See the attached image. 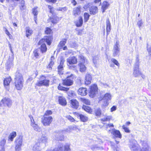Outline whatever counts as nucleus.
<instances>
[{
  "label": "nucleus",
  "mask_w": 151,
  "mask_h": 151,
  "mask_svg": "<svg viewBox=\"0 0 151 151\" xmlns=\"http://www.w3.org/2000/svg\"><path fill=\"white\" fill-rule=\"evenodd\" d=\"M58 101L59 104L62 106H65L67 104V102L65 98L62 96H58Z\"/></svg>",
  "instance_id": "aec40b11"
},
{
  "label": "nucleus",
  "mask_w": 151,
  "mask_h": 151,
  "mask_svg": "<svg viewBox=\"0 0 151 151\" xmlns=\"http://www.w3.org/2000/svg\"><path fill=\"white\" fill-rule=\"evenodd\" d=\"M111 134L115 138H119L121 139L122 137V135L120 131L118 130L113 129Z\"/></svg>",
  "instance_id": "6ab92c4d"
},
{
  "label": "nucleus",
  "mask_w": 151,
  "mask_h": 151,
  "mask_svg": "<svg viewBox=\"0 0 151 151\" xmlns=\"http://www.w3.org/2000/svg\"><path fill=\"white\" fill-rule=\"evenodd\" d=\"M9 63L8 62H7L6 64V69L8 70L9 68Z\"/></svg>",
  "instance_id": "774afa93"
},
{
  "label": "nucleus",
  "mask_w": 151,
  "mask_h": 151,
  "mask_svg": "<svg viewBox=\"0 0 151 151\" xmlns=\"http://www.w3.org/2000/svg\"><path fill=\"white\" fill-rule=\"evenodd\" d=\"M45 1L48 3H51L54 4L56 3L57 0H45Z\"/></svg>",
  "instance_id": "864d4df0"
},
{
  "label": "nucleus",
  "mask_w": 151,
  "mask_h": 151,
  "mask_svg": "<svg viewBox=\"0 0 151 151\" xmlns=\"http://www.w3.org/2000/svg\"><path fill=\"white\" fill-rule=\"evenodd\" d=\"M67 61L69 65L76 64L77 63V58L74 56L69 57L67 59Z\"/></svg>",
  "instance_id": "dca6fc26"
},
{
  "label": "nucleus",
  "mask_w": 151,
  "mask_h": 151,
  "mask_svg": "<svg viewBox=\"0 0 151 151\" xmlns=\"http://www.w3.org/2000/svg\"><path fill=\"white\" fill-rule=\"evenodd\" d=\"M40 40L42 42L45 43V42L47 45L50 46L53 40V35L45 36Z\"/></svg>",
  "instance_id": "1a4fd4ad"
},
{
  "label": "nucleus",
  "mask_w": 151,
  "mask_h": 151,
  "mask_svg": "<svg viewBox=\"0 0 151 151\" xmlns=\"http://www.w3.org/2000/svg\"><path fill=\"white\" fill-rule=\"evenodd\" d=\"M6 100H9V101L8 102V103H7V101H4V102H5V106H8V107H9V99L8 98H6Z\"/></svg>",
  "instance_id": "13d9d810"
},
{
  "label": "nucleus",
  "mask_w": 151,
  "mask_h": 151,
  "mask_svg": "<svg viewBox=\"0 0 151 151\" xmlns=\"http://www.w3.org/2000/svg\"><path fill=\"white\" fill-rule=\"evenodd\" d=\"M4 86L5 88L8 90L9 89V80L8 78H5L4 81Z\"/></svg>",
  "instance_id": "c756f323"
},
{
  "label": "nucleus",
  "mask_w": 151,
  "mask_h": 151,
  "mask_svg": "<svg viewBox=\"0 0 151 151\" xmlns=\"http://www.w3.org/2000/svg\"><path fill=\"white\" fill-rule=\"evenodd\" d=\"M25 32L26 36L29 38L32 34L33 31L29 27H27L26 28Z\"/></svg>",
  "instance_id": "bb28decb"
},
{
  "label": "nucleus",
  "mask_w": 151,
  "mask_h": 151,
  "mask_svg": "<svg viewBox=\"0 0 151 151\" xmlns=\"http://www.w3.org/2000/svg\"><path fill=\"white\" fill-rule=\"evenodd\" d=\"M52 114L51 110H46L41 119V122L44 126H49L52 123L53 118L52 116H49Z\"/></svg>",
  "instance_id": "f257e3e1"
},
{
  "label": "nucleus",
  "mask_w": 151,
  "mask_h": 151,
  "mask_svg": "<svg viewBox=\"0 0 151 151\" xmlns=\"http://www.w3.org/2000/svg\"><path fill=\"white\" fill-rule=\"evenodd\" d=\"M106 35L107 36L109 34L111 30V24L110 22L109 19L108 18L106 20Z\"/></svg>",
  "instance_id": "a878e982"
},
{
  "label": "nucleus",
  "mask_w": 151,
  "mask_h": 151,
  "mask_svg": "<svg viewBox=\"0 0 151 151\" xmlns=\"http://www.w3.org/2000/svg\"><path fill=\"white\" fill-rule=\"evenodd\" d=\"M79 117L81 121L83 122H86L88 120V118L87 116L81 114L79 115Z\"/></svg>",
  "instance_id": "72a5a7b5"
},
{
  "label": "nucleus",
  "mask_w": 151,
  "mask_h": 151,
  "mask_svg": "<svg viewBox=\"0 0 151 151\" xmlns=\"http://www.w3.org/2000/svg\"><path fill=\"white\" fill-rule=\"evenodd\" d=\"M122 128L126 132L129 133L130 132V130H129V128L126 127L125 125H123Z\"/></svg>",
  "instance_id": "09e8293b"
},
{
  "label": "nucleus",
  "mask_w": 151,
  "mask_h": 151,
  "mask_svg": "<svg viewBox=\"0 0 151 151\" xmlns=\"http://www.w3.org/2000/svg\"><path fill=\"white\" fill-rule=\"evenodd\" d=\"M79 62L78 64L79 71L81 73L86 72L87 68L85 63H87L88 60L82 55H80L78 56Z\"/></svg>",
  "instance_id": "7ed1b4c3"
},
{
  "label": "nucleus",
  "mask_w": 151,
  "mask_h": 151,
  "mask_svg": "<svg viewBox=\"0 0 151 151\" xmlns=\"http://www.w3.org/2000/svg\"><path fill=\"white\" fill-rule=\"evenodd\" d=\"M98 88L96 84H92L90 87L89 92V96L91 97H93L96 93L98 92Z\"/></svg>",
  "instance_id": "9d476101"
},
{
  "label": "nucleus",
  "mask_w": 151,
  "mask_h": 151,
  "mask_svg": "<svg viewBox=\"0 0 151 151\" xmlns=\"http://www.w3.org/2000/svg\"><path fill=\"white\" fill-rule=\"evenodd\" d=\"M65 117L71 122H75L76 121L75 119L73 117L70 115L66 116Z\"/></svg>",
  "instance_id": "37998d69"
},
{
  "label": "nucleus",
  "mask_w": 151,
  "mask_h": 151,
  "mask_svg": "<svg viewBox=\"0 0 151 151\" xmlns=\"http://www.w3.org/2000/svg\"><path fill=\"white\" fill-rule=\"evenodd\" d=\"M47 139L46 137L43 136L38 139V141L39 143H43L47 142Z\"/></svg>",
  "instance_id": "a19ab883"
},
{
  "label": "nucleus",
  "mask_w": 151,
  "mask_h": 151,
  "mask_svg": "<svg viewBox=\"0 0 151 151\" xmlns=\"http://www.w3.org/2000/svg\"><path fill=\"white\" fill-rule=\"evenodd\" d=\"M65 62L64 58L63 57H61L60 64L57 67L58 73L60 76L63 74V66Z\"/></svg>",
  "instance_id": "6e6552de"
},
{
  "label": "nucleus",
  "mask_w": 151,
  "mask_h": 151,
  "mask_svg": "<svg viewBox=\"0 0 151 151\" xmlns=\"http://www.w3.org/2000/svg\"><path fill=\"white\" fill-rule=\"evenodd\" d=\"M90 17V14L88 12H85L83 14L84 20L85 22L88 21Z\"/></svg>",
  "instance_id": "f704fd0d"
},
{
  "label": "nucleus",
  "mask_w": 151,
  "mask_h": 151,
  "mask_svg": "<svg viewBox=\"0 0 151 151\" xmlns=\"http://www.w3.org/2000/svg\"><path fill=\"white\" fill-rule=\"evenodd\" d=\"M64 84L62 82V83H60L58 86V89L60 91L67 92L68 91L69 89V88L65 87L63 86Z\"/></svg>",
  "instance_id": "412c9836"
},
{
  "label": "nucleus",
  "mask_w": 151,
  "mask_h": 151,
  "mask_svg": "<svg viewBox=\"0 0 151 151\" xmlns=\"http://www.w3.org/2000/svg\"><path fill=\"white\" fill-rule=\"evenodd\" d=\"M112 118V116H106L105 117L101 119V120L103 122H105L107 121H110Z\"/></svg>",
  "instance_id": "e433bc0d"
},
{
  "label": "nucleus",
  "mask_w": 151,
  "mask_h": 151,
  "mask_svg": "<svg viewBox=\"0 0 151 151\" xmlns=\"http://www.w3.org/2000/svg\"><path fill=\"white\" fill-rule=\"evenodd\" d=\"M83 24V19L81 16H80L78 20L75 23L76 26L77 27H81Z\"/></svg>",
  "instance_id": "cd10ccee"
},
{
  "label": "nucleus",
  "mask_w": 151,
  "mask_h": 151,
  "mask_svg": "<svg viewBox=\"0 0 151 151\" xmlns=\"http://www.w3.org/2000/svg\"><path fill=\"white\" fill-rule=\"evenodd\" d=\"M33 54L34 56L37 58H38L39 57V53L38 48L35 49L33 51Z\"/></svg>",
  "instance_id": "4c0bfd02"
},
{
  "label": "nucleus",
  "mask_w": 151,
  "mask_h": 151,
  "mask_svg": "<svg viewBox=\"0 0 151 151\" xmlns=\"http://www.w3.org/2000/svg\"><path fill=\"white\" fill-rule=\"evenodd\" d=\"M119 42H116V44L114 45V52L113 54V56L115 57L117 55L119 52V48L118 46Z\"/></svg>",
  "instance_id": "5701e85b"
},
{
  "label": "nucleus",
  "mask_w": 151,
  "mask_h": 151,
  "mask_svg": "<svg viewBox=\"0 0 151 151\" xmlns=\"http://www.w3.org/2000/svg\"><path fill=\"white\" fill-rule=\"evenodd\" d=\"M67 39H63L62 40L60 41L59 42L58 45L60 49L63 48L66 43Z\"/></svg>",
  "instance_id": "7c9ffc66"
},
{
  "label": "nucleus",
  "mask_w": 151,
  "mask_h": 151,
  "mask_svg": "<svg viewBox=\"0 0 151 151\" xmlns=\"http://www.w3.org/2000/svg\"><path fill=\"white\" fill-rule=\"evenodd\" d=\"M75 78L74 74H71L70 76L66 77V78L62 80L64 85L67 86H72L73 83V79Z\"/></svg>",
  "instance_id": "423d86ee"
},
{
  "label": "nucleus",
  "mask_w": 151,
  "mask_h": 151,
  "mask_svg": "<svg viewBox=\"0 0 151 151\" xmlns=\"http://www.w3.org/2000/svg\"><path fill=\"white\" fill-rule=\"evenodd\" d=\"M111 60L112 62L116 66H117L118 67L119 66L120 64L118 62V61L116 59L114 58H112L111 59Z\"/></svg>",
  "instance_id": "49530a36"
},
{
  "label": "nucleus",
  "mask_w": 151,
  "mask_h": 151,
  "mask_svg": "<svg viewBox=\"0 0 151 151\" xmlns=\"http://www.w3.org/2000/svg\"><path fill=\"white\" fill-rule=\"evenodd\" d=\"M109 6V4L107 1H104L103 2L101 6V9L102 12H105V11L107 9Z\"/></svg>",
  "instance_id": "b1692460"
},
{
  "label": "nucleus",
  "mask_w": 151,
  "mask_h": 151,
  "mask_svg": "<svg viewBox=\"0 0 151 151\" xmlns=\"http://www.w3.org/2000/svg\"><path fill=\"white\" fill-rule=\"evenodd\" d=\"M37 7H35L33 8L32 9V13L36 17H37V15L38 14V11L37 9Z\"/></svg>",
  "instance_id": "a18cd8bd"
},
{
  "label": "nucleus",
  "mask_w": 151,
  "mask_h": 151,
  "mask_svg": "<svg viewBox=\"0 0 151 151\" xmlns=\"http://www.w3.org/2000/svg\"><path fill=\"white\" fill-rule=\"evenodd\" d=\"M22 136L19 135L15 139V142L16 146L15 147L16 151H19L21 150V148L22 143Z\"/></svg>",
  "instance_id": "0eeeda50"
},
{
  "label": "nucleus",
  "mask_w": 151,
  "mask_h": 151,
  "mask_svg": "<svg viewBox=\"0 0 151 151\" xmlns=\"http://www.w3.org/2000/svg\"><path fill=\"white\" fill-rule=\"evenodd\" d=\"M21 4V5L20 7V8L21 10H23L25 9L24 1H23V2Z\"/></svg>",
  "instance_id": "603ef678"
},
{
  "label": "nucleus",
  "mask_w": 151,
  "mask_h": 151,
  "mask_svg": "<svg viewBox=\"0 0 151 151\" xmlns=\"http://www.w3.org/2000/svg\"><path fill=\"white\" fill-rule=\"evenodd\" d=\"M6 139H2L0 142V151H5L4 145L6 142Z\"/></svg>",
  "instance_id": "2f4dec72"
},
{
  "label": "nucleus",
  "mask_w": 151,
  "mask_h": 151,
  "mask_svg": "<svg viewBox=\"0 0 151 151\" xmlns=\"http://www.w3.org/2000/svg\"><path fill=\"white\" fill-rule=\"evenodd\" d=\"M44 33L47 35H52L53 31L52 29L49 27H46L44 30Z\"/></svg>",
  "instance_id": "c85d7f7f"
},
{
  "label": "nucleus",
  "mask_w": 151,
  "mask_h": 151,
  "mask_svg": "<svg viewBox=\"0 0 151 151\" xmlns=\"http://www.w3.org/2000/svg\"><path fill=\"white\" fill-rule=\"evenodd\" d=\"M61 19V17H58L55 14L52 15V16L50 17L48 19V20L53 24L58 23Z\"/></svg>",
  "instance_id": "9b49d317"
},
{
  "label": "nucleus",
  "mask_w": 151,
  "mask_h": 151,
  "mask_svg": "<svg viewBox=\"0 0 151 151\" xmlns=\"http://www.w3.org/2000/svg\"><path fill=\"white\" fill-rule=\"evenodd\" d=\"M4 30L5 32L6 33L8 36H9V32L7 30V29L6 28L4 27Z\"/></svg>",
  "instance_id": "338daca9"
},
{
  "label": "nucleus",
  "mask_w": 151,
  "mask_h": 151,
  "mask_svg": "<svg viewBox=\"0 0 151 151\" xmlns=\"http://www.w3.org/2000/svg\"><path fill=\"white\" fill-rule=\"evenodd\" d=\"M17 136V133L16 132L14 131L10 134V141H12Z\"/></svg>",
  "instance_id": "58836bf2"
},
{
  "label": "nucleus",
  "mask_w": 151,
  "mask_h": 151,
  "mask_svg": "<svg viewBox=\"0 0 151 151\" xmlns=\"http://www.w3.org/2000/svg\"><path fill=\"white\" fill-rule=\"evenodd\" d=\"M147 50L149 54L151 55V46L149 48L147 47Z\"/></svg>",
  "instance_id": "0e129e2a"
},
{
  "label": "nucleus",
  "mask_w": 151,
  "mask_h": 151,
  "mask_svg": "<svg viewBox=\"0 0 151 151\" xmlns=\"http://www.w3.org/2000/svg\"><path fill=\"white\" fill-rule=\"evenodd\" d=\"M40 80L38 81L35 85V88L38 87L45 86L48 87L49 86L50 81L46 79V77L44 75H42L40 76Z\"/></svg>",
  "instance_id": "20e7f679"
},
{
  "label": "nucleus",
  "mask_w": 151,
  "mask_h": 151,
  "mask_svg": "<svg viewBox=\"0 0 151 151\" xmlns=\"http://www.w3.org/2000/svg\"><path fill=\"white\" fill-rule=\"evenodd\" d=\"M29 117L31 122L30 125L33 127L35 130L38 131L39 128L37 124L35 123L32 116L29 115Z\"/></svg>",
  "instance_id": "2eb2a0df"
},
{
  "label": "nucleus",
  "mask_w": 151,
  "mask_h": 151,
  "mask_svg": "<svg viewBox=\"0 0 151 151\" xmlns=\"http://www.w3.org/2000/svg\"><path fill=\"white\" fill-rule=\"evenodd\" d=\"M95 113L96 116H100L101 114V109L99 108L95 110Z\"/></svg>",
  "instance_id": "ea45409f"
},
{
  "label": "nucleus",
  "mask_w": 151,
  "mask_h": 151,
  "mask_svg": "<svg viewBox=\"0 0 151 151\" xmlns=\"http://www.w3.org/2000/svg\"><path fill=\"white\" fill-rule=\"evenodd\" d=\"M147 50L149 54L151 55V46L149 48L147 47Z\"/></svg>",
  "instance_id": "69168bd1"
},
{
  "label": "nucleus",
  "mask_w": 151,
  "mask_h": 151,
  "mask_svg": "<svg viewBox=\"0 0 151 151\" xmlns=\"http://www.w3.org/2000/svg\"><path fill=\"white\" fill-rule=\"evenodd\" d=\"M111 97V95L109 93H106L104 95V98L105 99L107 100L110 99Z\"/></svg>",
  "instance_id": "3c124183"
},
{
  "label": "nucleus",
  "mask_w": 151,
  "mask_h": 151,
  "mask_svg": "<svg viewBox=\"0 0 151 151\" xmlns=\"http://www.w3.org/2000/svg\"><path fill=\"white\" fill-rule=\"evenodd\" d=\"M47 7L49 11V12L52 15L54 14L55 9L53 6L51 5H48Z\"/></svg>",
  "instance_id": "c9c22d12"
},
{
  "label": "nucleus",
  "mask_w": 151,
  "mask_h": 151,
  "mask_svg": "<svg viewBox=\"0 0 151 151\" xmlns=\"http://www.w3.org/2000/svg\"><path fill=\"white\" fill-rule=\"evenodd\" d=\"M68 96L71 97H73L76 96V94L73 91H70L68 93Z\"/></svg>",
  "instance_id": "79ce46f5"
},
{
  "label": "nucleus",
  "mask_w": 151,
  "mask_h": 151,
  "mask_svg": "<svg viewBox=\"0 0 151 151\" xmlns=\"http://www.w3.org/2000/svg\"><path fill=\"white\" fill-rule=\"evenodd\" d=\"M70 150V145L68 144H66L64 146V151H69Z\"/></svg>",
  "instance_id": "de8ad7c7"
},
{
  "label": "nucleus",
  "mask_w": 151,
  "mask_h": 151,
  "mask_svg": "<svg viewBox=\"0 0 151 151\" xmlns=\"http://www.w3.org/2000/svg\"><path fill=\"white\" fill-rule=\"evenodd\" d=\"M139 65L138 63H135L134 66L133 75L135 77H137L139 75L142 74L139 70Z\"/></svg>",
  "instance_id": "f8f14e48"
},
{
  "label": "nucleus",
  "mask_w": 151,
  "mask_h": 151,
  "mask_svg": "<svg viewBox=\"0 0 151 151\" xmlns=\"http://www.w3.org/2000/svg\"><path fill=\"white\" fill-rule=\"evenodd\" d=\"M92 79V77L91 75L89 73H87L85 76V84L86 85L90 84Z\"/></svg>",
  "instance_id": "4be33fe9"
},
{
  "label": "nucleus",
  "mask_w": 151,
  "mask_h": 151,
  "mask_svg": "<svg viewBox=\"0 0 151 151\" xmlns=\"http://www.w3.org/2000/svg\"><path fill=\"white\" fill-rule=\"evenodd\" d=\"M24 80L22 74L19 72L17 73L14 78L15 88L18 90H20L23 86Z\"/></svg>",
  "instance_id": "f03ea898"
},
{
  "label": "nucleus",
  "mask_w": 151,
  "mask_h": 151,
  "mask_svg": "<svg viewBox=\"0 0 151 151\" xmlns=\"http://www.w3.org/2000/svg\"><path fill=\"white\" fill-rule=\"evenodd\" d=\"M81 6H78L74 8L73 11V15L75 17L80 14L81 13Z\"/></svg>",
  "instance_id": "f3484780"
},
{
  "label": "nucleus",
  "mask_w": 151,
  "mask_h": 151,
  "mask_svg": "<svg viewBox=\"0 0 151 151\" xmlns=\"http://www.w3.org/2000/svg\"><path fill=\"white\" fill-rule=\"evenodd\" d=\"M82 108L87 112L90 114H91L93 112L92 109L89 106L83 105L82 106Z\"/></svg>",
  "instance_id": "393cba45"
},
{
  "label": "nucleus",
  "mask_w": 151,
  "mask_h": 151,
  "mask_svg": "<svg viewBox=\"0 0 151 151\" xmlns=\"http://www.w3.org/2000/svg\"><path fill=\"white\" fill-rule=\"evenodd\" d=\"M33 79V78L32 77H29L26 80V83H28L30 82Z\"/></svg>",
  "instance_id": "052dcab7"
},
{
  "label": "nucleus",
  "mask_w": 151,
  "mask_h": 151,
  "mask_svg": "<svg viewBox=\"0 0 151 151\" xmlns=\"http://www.w3.org/2000/svg\"><path fill=\"white\" fill-rule=\"evenodd\" d=\"M83 29H80L78 30L77 35H82L83 32Z\"/></svg>",
  "instance_id": "4d7b16f0"
},
{
  "label": "nucleus",
  "mask_w": 151,
  "mask_h": 151,
  "mask_svg": "<svg viewBox=\"0 0 151 151\" xmlns=\"http://www.w3.org/2000/svg\"><path fill=\"white\" fill-rule=\"evenodd\" d=\"M7 101V103L9 101V100H6V98H5L3 99L0 101V106H5V102L4 101Z\"/></svg>",
  "instance_id": "c03bdc74"
},
{
  "label": "nucleus",
  "mask_w": 151,
  "mask_h": 151,
  "mask_svg": "<svg viewBox=\"0 0 151 151\" xmlns=\"http://www.w3.org/2000/svg\"><path fill=\"white\" fill-rule=\"evenodd\" d=\"M38 74V72L37 70H36L35 71H34L33 73V75L34 76V78H35L37 76Z\"/></svg>",
  "instance_id": "6e6d98bb"
},
{
  "label": "nucleus",
  "mask_w": 151,
  "mask_h": 151,
  "mask_svg": "<svg viewBox=\"0 0 151 151\" xmlns=\"http://www.w3.org/2000/svg\"><path fill=\"white\" fill-rule=\"evenodd\" d=\"M37 45H40L39 49L42 53H45L46 52L47 50V47L45 43L42 42L41 41L39 40Z\"/></svg>",
  "instance_id": "ddd939ff"
},
{
  "label": "nucleus",
  "mask_w": 151,
  "mask_h": 151,
  "mask_svg": "<svg viewBox=\"0 0 151 151\" xmlns=\"http://www.w3.org/2000/svg\"><path fill=\"white\" fill-rule=\"evenodd\" d=\"M149 147L148 145L145 148L143 147L140 151H149Z\"/></svg>",
  "instance_id": "5fc2aeb1"
},
{
  "label": "nucleus",
  "mask_w": 151,
  "mask_h": 151,
  "mask_svg": "<svg viewBox=\"0 0 151 151\" xmlns=\"http://www.w3.org/2000/svg\"><path fill=\"white\" fill-rule=\"evenodd\" d=\"M80 101L85 104L89 105H90V101L88 99L84 98H81L80 99Z\"/></svg>",
  "instance_id": "473e14b6"
},
{
  "label": "nucleus",
  "mask_w": 151,
  "mask_h": 151,
  "mask_svg": "<svg viewBox=\"0 0 151 151\" xmlns=\"http://www.w3.org/2000/svg\"><path fill=\"white\" fill-rule=\"evenodd\" d=\"M70 106L73 109H76L79 106V102L76 99H72L70 101Z\"/></svg>",
  "instance_id": "4468645a"
},
{
  "label": "nucleus",
  "mask_w": 151,
  "mask_h": 151,
  "mask_svg": "<svg viewBox=\"0 0 151 151\" xmlns=\"http://www.w3.org/2000/svg\"><path fill=\"white\" fill-rule=\"evenodd\" d=\"M78 95L81 96H85L87 94V89L86 88H80L78 90Z\"/></svg>",
  "instance_id": "a211bd4d"
},
{
  "label": "nucleus",
  "mask_w": 151,
  "mask_h": 151,
  "mask_svg": "<svg viewBox=\"0 0 151 151\" xmlns=\"http://www.w3.org/2000/svg\"><path fill=\"white\" fill-rule=\"evenodd\" d=\"M116 107L115 106H113L110 109V111L111 112L114 111L116 110Z\"/></svg>",
  "instance_id": "bf43d9fd"
},
{
  "label": "nucleus",
  "mask_w": 151,
  "mask_h": 151,
  "mask_svg": "<svg viewBox=\"0 0 151 151\" xmlns=\"http://www.w3.org/2000/svg\"><path fill=\"white\" fill-rule=\"evenodd\" d=\"M142 23L141 20H140L137 22V24L139 27H140L142 25Z\"/></svg>",
  "instance_id": "e2e57ef3"
},
{
  "label": "nucleus",
  "mask_w": 151,
  "mask_h": 151,
  "mask_svg": "<svg viewBox=\"0 0 151 151\" xmlns=\"http://www.w3.org/2000/svg\"><path fill=\"white\" fill-rule=\"evenodd\" d=\"M54 64V62L53 61H50V63L47 67V68H48L49 69H52V67Z\"/></svg>",
  "instance_id": "8fccbe9b"
},
{
  "label": "nucleus",
  "mask_w": 151,
  "mask_h": 151,
  "mask_svg": "<svg viewBox=\"0 0 151 151\" xmlns=\"http://www.w3.org/2000/svg\"><path fill=\"white\" fill-rule=\"evenodd\" d=\"M65 7H60L58 9H57L58 11H62L65 10Z\"/></svg>",
  "instance_id": "680f3d73"
},
{
  "label": "nucleus",
  "mask_w": 151,
  "mask_h": 151,
  "mask_svg": "<svg viewBox=\"0 0 151 151\" xmlns=\"http://www.w3.org/2000/svg\"><path fill=\"white\" fill-rule=\"evenodd\" d=\"M91 3L89 2L84 5L83 7V9L86 11L89 8L90 14L91 15H94L97 14L99 11L98 8L96 6H91Z\"/></svg>",
  "instance_id": "39448f33"
}]
</instances>
